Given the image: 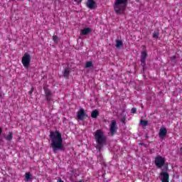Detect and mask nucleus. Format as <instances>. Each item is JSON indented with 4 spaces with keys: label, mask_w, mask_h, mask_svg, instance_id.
<instances>
[{
    "label": "nucleus",
    "mask_w": 182,
    "mask_h": 182,
    "mask_svg": "<svg viewBox=\"0 0 182 182\" xmlns=\"http://www.w3.org/2000/svg\"><path fill=\"white\" fill-rule=\"evenodd\" d=\"M50 139L51 140L50 146L53 151L63 150V139L60 132L58 131L51 132L50 133Z\"/></svg>",
    "instance_id": "f257e3e1"
},
{
    "label": "nucleus",
    "mask_w": 182,
    "mask_h": 182,
    "mask_svg": "<svg viewBox=\"0 0 182 182\" xmlns=\"http://www.w3.org/2000/svg\"><path fill=\"white\" fill-rule=\"evenodd\" d=\"M154 163L155 166H156L158 168H161V167H163L164 164H166V158L160 155H157L155 157Z\"/></svg>",
    "instance_id": "20e7f679"
},
{
    "label": "nucleus",
    "mask_w": 182,
    "mask_h": 182,
    "mask_svg": "<svg viewBox=\"0 0 182 182\" xmlns=\"http://www.w3.org/2000/svg\"><path fill=\"white\" fill-rule=\"evenodd\" d=\"M2 134V129L0 128V134Z\"/></svg>",
    "instance_id": "393cba45"
},
{
    "label": "nucleus",
    "mask_w": 182,
    "mask_h": 182,
    "mask_svg": "<svg viewBox=\"0 0 182 182\" xmlns=\"http://www.w3.org/2000/svg\"><path fill=\"white\" fill-rule=\"evenodd\" d=\"M92 32V28H85L80 31L81 35H89Z\"/></svg>",
    "instance_id": "9b49d317"
},
{
    "label": "nucleus",
    "mask_w": 182,
    "mask_h": 182,
    "mask_svg": "<svg viewBox=\"0 0 182 182\" xmlns=\"http://www.w3.org/2000/svg\"><path fill=\"white\" fill-rule=\"evenodd\" d=\"M128 0H115L114 4V9L116 14L119 15H122L126 11L127 6Z\"/></svg>",
    "instance_id": "7ed1b4c3"
},
{
    "label": "nucleus",
    "mask_w": 182,
    "mask_h": 182,
    "mask_svg": "<svg viewBox=\"0 0 182 182\" xmlns=\"http://www.w3.org/2000/svg\"><path fill=\"white\" fill-rule=\"evenodd\" d=\"M93 66V63L92 61H88L85 64V68H92Z\"/></svg>",
    "instance_id": "a211bd4d"
},
{
    "label": "nucleus",
    "mask_w": 182,
    "mask_h": 182,
    "mask_svg": "<svg viewBox=\"0 0 182 182\" xmlns=\"http://www.w3.org/2000/svg\"><path fill=\"white\" fill-rule=\"evenodd\" d=\"M122 46H123V42L120 40H117L116 48H120Z\"/></svg>",
    "instance_id": "4468645a"
},
{
    "label": "nucleus",
    "mask_w": 182,
    "mask_h": 182,
    "mask_svg": "<svg viewBox=\"0 0 182 182\" xmlns=\"http://www.w3.org/2000/svg\"><path fill=\"white\" fill-rule=\"evenodd\" d=\"M141 63H144V60H146V58H147V52L144 50L141 54Z\"/></svg>",
    "instance_id": "f8f14e48"
},
{
    "label": "nucleus",
    "mask_w": 182,
    "mask_h": 182,
    "mask_svg": "<svg viewBox=\"0 0 182 182\" xmlns=\"http://www.w3.org/2000/svg\"><path fill=\"white\" fill-rule=\"evenodd\" d=\"M167 168H168V166H166V170H167Z\"/></svg>",
    "instance_id": "cd10ccee"
},
{
    "label": "nucleus",
    "mask_w": 182,
    "mask_h": 182,
    "mask_svg": "<svg viewBox=\"0 0 182 182\" xmlns=\"http://www.w3.org/2000/svg\"><path fill=\"white\" fill-rule=\"evenodd\" d=\"M159 137L160 139H164L166 137V134H167V129L164 127H162L159 129Z\"/></svg>",
    "instance_id": "9d476101"
},
{
    "label": "nucleus",
    "mask_w": 182,
    "mask_h": 182,
    "mask_svg": "<svg viewBox=\"0 0 182 182\" xmlns=\"http://www.w3.org/2000/svg\"><path fill=\"white\" fill-rule=\"evenodd\" d=\"M153 38H159V32L157 31L154 32Z\"/></svg>",
    "instance_id": "aec40b11"
},
{
    "label": "nucleus",
    "mask_w": 182,
    "mask_h": 182,
    "mask_svg": "<svg viewBox=\"0 0 182 182\" xmlns=\"http://www.w3.org/2000/svg\"><path fill=\"white\" fill-rule=\"evenodd\" d=\"M6 140L11 141L12 140V133L9 132V134L6 136Z\"/></svg>",
    "instance_id": "6ab92c4d"
},
{
    "label": "nucleus",
    "mask_w": 182,
    "mask_h": 182,
    "mask_svg": "<svg viewBox=\"0 0 182 182\" xmlns=\"http://www.w3.org/2000/svg\"><path fill=\"white\" fill-rule=\"evenodd\" d=\"M109 132L112 136H114L116 134V132H117V123L116 121L112 120L109 124Z\"/></svg>",
    "instance_id": "423d86ee"
},
{
    "label": "nucleus",
    "mask_w": 182,
    "mask_h": 182,
    "mask_svg": "<svg viewBox=\"0 0 182 182\" xmlns=\"http://www.w3.org/2000/svg\"><path fill=\"white\" fill-rule=\"evenodd\" d=\"M25 177H26V181H29V180L32 178V175H31V173H26Z\"/></svg>",
    "instance_id": "f3484780"
},
{
    "label": "nucleus",
    "mask_w": 182,
    "mask_h": 182,
    "mask_svg": "<svg viewBox=\"0 0 182 182\" xmlns=\"http://www.w3.org/2000/svg\"><path fill=\"white\" fill-rule=\"evenodd\" d=\"M53 41L57 43L59 41V38L57 37V36H53Z\"/></svg>",
    "instance_id": "412c9836"
},
{
    "label": "nucleus",
    "mask_w": 182,
    "mask_h": 182,
    "mask_svg": "<svg viewBox=\"0 0 182 182\" xmlns=\"http://www.w3.org/2000/svg\"><path fill=\"white\" fill-rule=\"evenodd\" d=\"M21 63L26 69L29 68V65H31V55L29 53H24L21 59Z\"/></svg>",
    "instance_id": "39448f33"
},
{
    "label": "nucleus",
    "mask_w": 182,
    "mask_h": 182,
    "mask_svg": "<svg viewBox=\"0 0 182 182\" xmlns=\"http://www.w3.org/2000/svg\"><path fill=\"white\" fill-rule=\"evenodd\" d=\"M77 117L79 120H83L87 117V114L85 112V109H81L77 113Z\"/></svg>",
    "instance_id": "0eeeda50"
},
{
    "label": "nucleus",
    "mask_w": 182,
    "mask_h": 182,
    "mask_svg": "<svg viewBox=\"0 0 182 182\" xmlns=\"http://www.w3.org/2000/svg\"><path fill=\"white\" fill-rule=\"evenodd\" d=\"M86 5L89 9H96L97 8V4L95 0H87Z\"/></svg>",
    "instance_id": "6e6552de"
},
{
    "label": "nucleus",
    "mask_w": 182,
    "mask_h": 182,
    "mask_svg": "<svg viewBox=\"0 0 182 182\" xmlns=\"http://www.w3.org/2000/svg\"><path fill=\"white\" fill-rule=\"evenodd\" d=\"M44 90L47 98L50 97V96H52V92H50V90L46 88H45Z\"/></svg>",
    "instance_id": "2eb2a0df"
},
{
    "label": "nucleus",
    "mask_w": 182,
    "mask_h": 182,
    "mask_svg": "<svg viewBox=\"0 0 182 182\" xmlns=\"http://www.w3.org/2000/svg\"><path fill=\"white\" fill-rule=\"evenodd\" d=\"M75 2H77V4H80L82 0H74Z\"/></svg>",
    "instance_id": "5701e85b"
},
{
    "label": "nucleus",
    "mask_w": 182,
    "mask_h": 182,
    "mask_svg": "<svg viewBox=\"0 0 182 182\" xmlns=\"http://www.w3.org/2000/svg\"><path fill=\"white\" fill-rule=\"evenodd\" d=\"M94 136L97 144V149H98L99 151H100L102 147H103V146L106 144V136L105 135L103 131H102L101 129H98L94 133Z\"/></svg>",
    "instance_id": "f03ea898"
},
{
    "label": "nucleus",
    "mask_w": 182,
    "mask_h": 182,
    "mask_svg": "<svg viewBox=\"0 0 182 182\" xmlns=\"http://www.w3.org/2000/svg\"><path fill=\"white\" fill-rule=\"evenodd\" d=\"M131 112L132 113H136V108H132Z\"/></svg>",
    "instance_id": "b1692460"
},
{
    "label": "nucleus",
    "mask_w": 182,
    "mask_h": 182,
    "mask_svg": "<svg viewBox=\"0 0 182 182\" xmlns=\"http://www.w3.org/2000/svg\"><path fill=\"white\" fill-rule=\"evenodd\" d=\"M122 122L124 123V119H122Z\"/></svg>",
    "instance_id": "a878e982"
},
{
    "label": "nucleus",
    "mask_w": 182,
    "mask_h": 182,
    "mask_svg": "<svg viewBox=\"0 0 182 182\" xmlns=\"http://www.w3.org/2000/svg\"><path fill=\"white\" fill-rule=\"evenodd\" d=\"M170 175L167 172H161L160 173V180L162 182H169Z\"/></svg>",
    "instance_id": "1a4fd4ad"
},
{
    "label": "nucleus",
    "mask_w": 182,
    "mask_h": 182,
    "mask_svg": "<svg viewBox=\"0 0 182 182\" xmlns=\"http://www.w3.org/2000/svg\"><path fill=\"white\" fill-rule=\"evenodd\" d=\"M69 73H70V69L65 68V70H64V76H65V77H68V76H69Z\"/></svg>",
    "instance_id": "dca6fc26"
},
{
    "label": "nucleus",
    "mask_w": 182,
    "mask_h": 182,
    "mask_svg": "<svg viewBox=\"0 0 182 182\" xmlns=\"http://www.w3.org/2000/svg\"><path fill=\"white\" fill-rule=\"evenodd\" d=\"M97 116H99V112L97 110H94L92 114H91V117L93 119H96V117H97Z\"/></svg>",
    "instance_id": "ddd939ff"
},
{
    "label": "nucleus",
    "mask_w": 182,
    "mask_h": 182,
    "mask_svg": "<svg viewBox=\"0 0 182 182\" xmlns=\"http://www.w3.org/2000/svg\"><path fill=\"white\" fill-rule=\"evenodd\" d=\"M33 91H30L29 93H32Z\"/></svg>",
    "instance_id": "bb28decb"
},
{
    "label": "nucleus",
    "mask_w": 182,
    "mask_h": 182,
    "mask_svg": "<svg viewBox=\"0 0 182 182\" xmlns=\"http://www.w3.org/2000/svg\"><path fill=\"white\" fill-rule=\"evenodd\" d=\"M141 126H147V121H141Z\"/></svg>",
    "instance_id": "4be33fe9"
}]
</instances>
